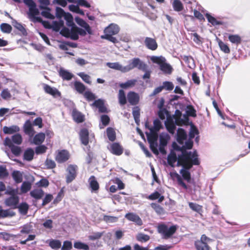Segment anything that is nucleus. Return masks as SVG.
<instances>
[{"label": "nucleus", "instance_id": "1", "mask_svg": "<svg viewBox=\"0 0 250 250\" xmlns=\"http://www.w3.org/2000/svg\"><path fill=\"white\" fill-rule=\"evenodd\" d=\"M200 161L196 152L193 153L186 150H182V154L178 157L177 166H182L186 169H191L193 165H199Z\"/></svg>", "mask_w": 250, "mask_h": 250}, {"label": "nucleus", "instance_id": "2", "mask_svg": "<svg viewBox=\"0 0 250 250\" xmlns=\"http://www.w3.org/2000/svg\"><path fill=\"white\" fill-rule=\"evenodd\" d=\"M119 31L120 27L117 24L111 23L105 28L104 30V35H102L101 38L106 40L114 43H116L118 42V41L113 36L118 34Z\"/></svg>", "mask_w": 250, "mask_h": 250}, {"label": "nucleus", "instance_id": "3", "mask_svg": "<svg viewBox=\"0 0 250 250\" xmlns=\"http://www.w3.org/2000/svg\"><path fill=\"white\" fill-rule=\"evenodd\" d=\"M178 227L176 225L168 226L164 223L159 224L157 227V231L160 234L163 239H168L172 237L176 232Z\"/></svg>", "mask_w": 250, "mask_h": 250}, {"label": "nucleus", "instance_id": "4", "mask_svg": "<svg viewBox=\"0 0 250 250\" xmlns=\"http://www.w3.org/2000/svg\"><path fill=\"white\" fill-rule=\"evenodd\" d=\"M151 61L159 65L160 68L164 73L170 74L172 71V68L170 64L166 62V59L162 56H152Z\"/></svg>", "mask_w": 250, "mask_h": 250}, {"label": "nucleus", "instance_id": "5", "mask_svg": "<svg viewBox=\"0 0 250 250\" xmlns=\"http://www.w3.org/2000/svg\"><path fill=\"white\" fill-rule=\"evenodd\" d=\"M137 67L139 70L146 71V69L147 65L143 62L138 58H134L129 62V64L125 66V72H128L130 70Z\"/></svg>", "mask_w": 250, "mask_h": 250}, {"label": "nucleus", "instance_id": "6", "mask_svg": "<svg viewBox=\"0 0 250 250\" xmlns=\"http://www.w3.org/2000/svg\"><path fill=\"white\" fill-rule=\"evenodd\" d=\"M211 239L207 237L205 234L201 235L200 239L195 241L194 246L196 250H211V248L208 245V243Z\"/></svg>", "mask_w": 250, "mask_h": 250}, {"label": "nucleus", "instance_id": "7", "mask_svg": "<svg viewBox=\"0 0 250 250\" xmlns=\"http://www.w3.org/2000/svg\"><path fill=\"white\" fill-rule=\"evenodd\" d=\"M78 167L76 165H69L66 169V182L67 184L72 182L77 177Z\"/></svg>", "mask_w": 250, "mask_h": 250}, {"label": "nucleus", "instance_id": "8", "mask_svg": "<svg viewBox=\"0 0 250 250\" xmlns=\"http://www.w3.org/2000/svg\"><path fill=\"white\" fill-rule=\"evenodd\" d=\"M107 148L111 153L116 156L121 155L124 152L123 146L117 142L112 143Z\"/></svg>", "mask_w": 250, "mask_h": 250}, {"label": "nucleus", "instance_id": "9", "mask_svg": "<svg viewBox=\"0 0 250 250\" xmlns=\"http://www.w3.org/2000/svg\"><path fill=\"white\" fill-rule=\"evenodd\" d=\"M70 158V154L68 151L62 150L58 152L55 157V160L58 163H62L66 162Z\"/></svg>", "mask_w": 250, "mask_h": 250}, {"label": "nucleus", "instance_id": "10", "mask_svg": "<svg viewBox=\"0 0 250 250\" xmlns=\"http://www.w3.org/2000/svg\"><path fill=\"white\" fill-rule=\"evenodd\" d=\"M4 203L6 206L12 209L17 208L19 203V197L18 196H10L5 200Z\"/></svg>", "mask_w": 250, "mask_h": 250}, {"label": "nucleus", "instance_id": "11", "mask_svg": "<svg viewBox=\"0 0 250 250\" xmlns=\"http://www.w3.org/2000/svg\"><path fill=\"white\" fill-rule=\"evenodd\" d=\"M144 44L147 49L152 51L156 50L158 46L156 39L150 37L145 38Z\"/></svg>", "mask_w": 250, "mask_h": 250}, {"label": "nucleus", "instance_id": "12", "mask_svg": "<svg viewBox=\"0 0 250 250\" xmlns=\"http://www.w3.org/2000/svg\"><path fill=\"white\" fill-rule=\"evenodd\" d=\"M166 128L167 131L170 134H173L176 130V124L170 116L167 117V120L165 123Z\"/></svg>", "mask_w": 250, "mask_h": 250}, {"label": "nucleus", "instance_id": "13", "mask_svg": "<svg viewBox=\"0 0 250 250\" xmlns=\"http://www.w3.org/2000/svg\"><path fill=\"white\" fill-rule=\"evenodd\" d=\"M127 98L129 103L131 105H135L139 103V95L138 93L134 91H129L127 93Z\"/></svg>", "mask_w": 250, "mask_h": 250}, {"label": "nucleus", "instance_id": "14", "mask_svg": "<svg viewBox=\"0 0 250 250\" xmlns=\"http://www.w3.org/2000/svg\"><path fill=\"white\" fill-rule=\"evenodd\" d=\"M80 138L81 143L86 146L89 144V132L87 129L83 128L80 132Z\"/></svg>", "mask_w": 250, "mask_h": 250}, {"label": "nucleus", "instance_id": "15", "mask_svg": "<svg viewBox=\"0 0 250 250\" xmlns=\"http://www.w3.org/2000/svg\"><path fill=\"white\" fill-rule=\"evenodd\" d=\"M23 129L25 134L32 137L35 134V131L33 127L32 124L30 120H27L23 126Z\"/></svg>", "mask_w": 250, "mask_h": 250}, {"label": "nucleus", "instance_id": "16", "mask_svg": "<svg viewBox=\"0 0 250 250\" xmlns=\"http://www.w3.org/2000/svg\"><path fill=\"white\" fill-rule=\"evenodd\" d=\"M72 116L74 121L77 123H83L85 120L84 115L76 109L73 110Z\"/></svg>", "mask_w": 250, "mask_h": 250}, {"label": "nucleus", "instance_id": "17", "mask_svg": "<svg viewBox=\"0 0 250 250\" xmlns=\"http://www.w3.org/2000/svg\"><path fill=\"white\" fill-rule=\"evenodd\" d=\"M145 125L146 127L149 128L151 132L149 133H146L148 143L157 142L158 137L157 133L156 132L153 131V129L148 127L147 122L146 123Z\"/></svg>", "mask_w": 250, "mask_h": 250}, {"label": "nucleus", "instance_id": "18", "mask_svg": "<svg viewBox=\"0 0 250 250\" xmlns=\"http://www.w3.org/2000/svg\"><path fill=\"white\" fill-rule=\"evenodd\" d=\"M125 217L129 221L135 222L138 226H142L143 225V222L140 217L133 213H126Z\"/></svg>", "mask_w": 250, "mask_h": 250}, {"label": "nucleus", "instance_id": "19", "mask_svg": "<svg viewBox=\"0 0 250 250\" xmlns=\"http://www.w3.org/2000/svg\"><path fill=\"white\" fill-rule=\"evenodd\" d=\"M92 106H95L98 108L99 111L100 113H107V108L104 104V101L101 99H98L95 100L94 102L92 104Z\"/></svg>", "mask_w": 250, "mask_h": 250}, {"label": "nucleus", "instance_id": "20", "mask_svg": "<svg viewBox=\"0 0 250 250\" xmlns=\"http://www.w3.org/2000/svg\"><path fill=\"white\" fill-rule=\"evenodd\" d=\"M43 89L46 93L50 94L53 97L60 96L61 95L60 92H59L57 88L52 87L48 84H45L44 85Z\"/></svg>", "mask_w": 250, "mask_h": 250}, {"label": "nucleus", "instance_id": "21", "mask_svg": "<svg viewBox=\"0 0 250 250\" xmlns=\"http://www.w3.org/2000/svg\"><path fill=\"white\" fill-rule=\"evenodd\" d=\"M88 182L89 187L92 191H97L99 189V184L94 176L92 175L89 177Z\"/></svg>", "mask_w": 250, "mask_h": 250}, {"label": "nucleus", "instance_id": "22", "mask_svg": "<svg viewBox=\"0 0 250 250\" xmlns=\"http://www.w3.org/2000/svg\"><path fill=\"white\" fill-rule=\"evenodd\" d=\"M187 135L185 130L181 128H179L177 130V141L181 145L184 143V141L187 139Z\"/></svg>", "mask_w": 250, "mask_h": 250}, {"label": "nucleus", "instance_id": "23", "mask_svg": "<svg viewBox=\"0 0 250 250\" xmlns=\"http://www.w3.org/2000/svg\"><path fill=\"white\" fill-rule=\"evenodd\" d=\"M47 242L48 246L53 250H59L61 248L62 242L59 239H51Z\"/></svg>", "mask_w": 250, "mask_h": 250}, {"label": "nucleus", "instance_id": "24", "mask_svg": "<svg viewBox=\"0 0 250 250\" xmlns=\"http://www.w3.org/2000/svg\"><path fill=\"white\" fill-rule=\"evenodd\" d=\"M76 22L78 24H79L80 26H82V27L84 28L87 32L89 34H92V31L91 29L89 26V25L83 19L77 17L75 18Z\"/></svg>", "mask_w": 250, "mask_h": 250}, {"label": "nucleus", "instance_id": "25", "mask_svg": "<svg viewBox=\"0 0 250 250\" xmlns=\"http://www.w3.org/2000/svg\"><path fill=\"white\" fill-rule=\"evenodd\" d=\"M182 114L181 111L178 109H176L175 111L174 114L173 115V117H172L175 120V124L178 126H182L183 125L184 121H183V119L181 118Z\"/></svg>", "mask_w": 250, "mask_h": 250}, {"label": "nucleus", "instance_id": "26", "mask_svg": "<svg viewBox=\"0 0 250 250\" xmlns=\"http://www.w3.org/2000/svg\"><path fill=\"white\" fill-rule=\"evenodd\" d=\"M106 65L110 68L119 70L123 73H125V66H123L119 62H107Z\"/></svg>", "mask_w": 250, "mask_h": 250}, {"label": "nucleus", "instance_id": "27", "mask_svg": "<svg viewBox=\"0 0 250 250\" xmlns=\"http://www.w3.org/2000/svg\"><path fill=\"white\" fill-rule=\"evenodd\" d=\"M20 131V127L17 125H12L8 127L5 126L3 128V131L6 134H12Z\"/></svg>", "mask_w": 250, "mask_h": 250}, {"label": "nucleus", "instance_id": "28", "mask_svg": "<svg viewBox=\"0 0 250 250\" xmlns=\"http://www.w3.org/2000/svg\"><path fill=\"white\" fill-rule=\"evenodd\" d=\"M34 156V151L31 148H28L24 151L23 154V159L27 161H31L33 159Z\"/></svg>", "mask_w": 250, "mask_h": 250}, {"label": "nucleus", "instance_id": "29", "mask_svg": "<svg viewBox=\"0 0 250 250\" xmlns=\"http://www.w3.org/2000/svg\"><path fill=\"white\" fill-rule=\"evenodd\" d=\"M30 195L36 199V200H39L42 198L44 195V192L41 189H35L32 190L30 193Z\"/></svg>", "mask_w": 250, "mask_h": 250}, {"label": "nucleus", "instance_id": "30", "mask_svg": "<svg viewBox=\"0 0 250 250\" xmlns=\"http://www.w3.org/2000/svg\"><path fill=\"white\" fill-rule=\"evenodd\" d=\"M217 42L220 50L224 53L229 54L230 52V48L227 43L219 39H217Z\"/></svg>", "mask_w": 250, "mask_h": 250}, {"label": "nucleus", "instance_id": "31", "mask_svg": "<svg viewBox=\"0 0 250 250\" xmlns=\"http://www.w3.org/2000/svg\"><path fill=\"white\" fill-rule=\"evenodd\" d=\"M229 40L232 43L237 45L241 44L242 42L241 37L238 34H230L229 37Z\"/></svg>", "mask_w": 250, "mask_h": 250}, {"label": "nucleus", "instance_id": "32", "mask_svg": "<svg viewBox=\"0 0 250 250\" xmlns=\"http://www.w3.org/2000/svg\"><path fill=\"white\" fill-rule=\"evenodd\" d=\"M45 134L43 133H39L36 134L33 139V142L36 145H39L42 144L45 139Z\"/></svg>", "mask_w": 250, "mask_h": 250}, {"label": "nucleus", "instance_id": "33", "mask_svg": "<svg viewBox=\"0 0 250 250\" xmlns=\"http://www.w3.org/2000/svg\"><path fill=\"white\" fill-rule=\"evenodd\" d=\"M59 75L60 77L62 78V79L67 81L70 80L73 76L72 73L63 69H61L60 70Z\"/></svg>", "mask_w": 250, "mask_h": 250}, {"label": "nucleus", "instance_id": "34", "mask_svg": "<svg viewBox=\"0 0 250 250\" xmlns=\"http://www.w3.org/2000/svg\"><path fill=\"white\" fill-rule=\"evenodd\" d=\"M205 16L208 21L213 26L223 24V21H217L214 17L212 16L209 13H206Z\"/></svg>", "mask_w": 250, "mask_h": 250}, {"label": "nucleus", "instance_id": "35", "mask_svg": "<svg viewBox=\"0 0 250 250\" xmlns=\"http://www.w3.org/2000/svg\"><path fill=\"white\" fill-rule=\"evenodd\" d=\"M13 25L21 32V35L23 36H26L27 35L26 29L21 23L18 22L16 21H13Z\"/></svg>", "mask_w": 250, "mask_h": 250}, {"label": "nucleus", "instance_id": "36", "mask_svg": "<svg viewBox=\"0 0 250 250\" xmlns=\"http://www.w3.org/2000/svg\"><path fill=\"white\" fill-rule=\"evenodd\" d=\"M178 161V157L174 151H171L167 156V163L171 167H174V164Z\"/></svg>", "mask_w": 250, "mask_h": 250}, {"label": "nucleus", "instance_id": "37", "mask_svg": "<svg viewBox=\"0 0 250 250\" xmlns=\"http://www.w3.org/2000/svg\"><path fill=\"white\" fill-rule=\"evenodd\" d=\"M172 5L176 12H181L184 9V5L180 0H173Z\"/></svg>", "mask_w": 250, "mask_h": 250}, {"label": "nucleus", "instance_id": "38", "mask_svg": "<svg viewBox=\"0 0 250 250\" xmlns=\"http://www.w3.org/2000/svg\"><path fill=\"white\" fill-rule=\"evenodd\" d=\"M15 213L10 209H3L0 206V218H5L14 216Z\"/></svg>", "mask_w": 250, "mask_h": 250}, {"label": "nucleus", "instance_id": "39", "mask_svg": "<svg viewBox=\"0 0 250 250\" xmlns=\"http://www.w3.org/2000/svg\"><path fill=\"white\" fill-rule=\"evenodd\" d=\"M189 169H190L183 168L180 171V173L182 175L183 178L188 182H190L191 181V174L189 171Z\"/></svg>", "mask_w": 250, "mask_h": 250}, {"label": "nucleus", "instance_id": "40", "mask_svg": "<svg viewBox=\"0 0 250 250\" xmlns=\"http://www.w3.org/2000/svg\"><path fill=\"white\" fill-rule=\"evenodd\" d=\"M75 90L80 94L84 93L86 89L85 86L81 82L79 81L75 82L74 83Z\"/></svg>", "mask_w": 250, "mask_h": 250}, {"label": "nucleus", "instance_id": "41", "mask_svg": "<svg viewBox=\"0 0 250 250\" xmlns=\"http://www.w3.org/2000/svg\"><path fill=\"white\" fill-rule=\"evenodd\" d=\"M137 82V80L135 79L128 80L124 83H121L119 84L120 87L123 89H127L129 87H133Z\"/></svg>", "mask_w": 250, "mask_h": 250}, {"label": "nucleus", "instance_id": "42", "mask_svg": "<svg viewBox=\"0 0 250 250\" xmlns=\"http://www.w3.org/2000/svg\"><path fill=\"white\" fill-rule=\"evenodd\" d=\"M106 134L107 136L109 141L111 142H114L116 140V133L114 129L113 128L111 127L107 128Z\"/></svg>", "mask_w": 250, "mask_h": 250}, {"label": "nucleus", "instance_id": "43", "mask_svg": "<svg viewBox=\"0 0 250 250\" xmlns=\"http://www.w3.org/2000/svg\"><path fill=\"white\" fill-rule=\"evenodd\" d=\"M194 16L185 15V17H189L191 18V20L194 19V17L196 18L198 20H199L200 21H205V19L204 18V16L196 9H194L193 11Z\"/></svg>", "mask_w": 250, "mask_h": 250}, {"label": "nucleus", "instance_id": "44", "mask_svg": "<svg viewBox=\"0 0 250 250\" xmlns=\"http://www.w3.org/2000/svg\"><path fill=\"white\" fill-rule=\"evenodd\" d=\"M12 176L16 183H20L22 181V175L18 170H14L12 173Z\"/></svg>", "mask_w": 250, "mask_h": 250}, {"label": "nucleus", "instance_id": "45", "mask_svg": "<svg viewBox=\"0 0 250 250\" xmlns=\"http://www.w3.org/2000/svg\"><path fill=\"white\" fill-rule=\"evenodd\" d=\"M32 228L31 223H27L21 227L20 232L21 234H29L31 232Z\"/></svg>", "mask_w": 250, "mask_h": 250}, {"label": "nucleus", "instance_id": "46", "mask_svg": "<svg viewBox=\"0 0 250 250\" xmlns=\"http://www.w3.org/2000/svg\"><path fill=\"white\" fill-rule=\"evenodd\" d=\"M118 100L119 104L122 105H124L126 104L125 94L123 89H120L119 91Z\"/></svg>", "mask_w": 250, "mask_h": 250}, {"label": "nucleus", "instance_id": "47", "mask_svg": "<svg viewBox=\"0 0 250 250\" xmlns=\"http://www.w3.org/2000/svg\"><path fill=\"white\" fill-rule=\"evenodd\" d=\"M188 206L191 209L197 212V213H201L203 211V207L196 203L189 202Z\"/></svg>", "mask_w": 250, "mask_h": 250}, {"label": "nucleus", "instance_id": "48", "mask_svg": "<svg viewBox=\"0 0 250 250\" xmlns=\"http://www.w3.org/2000/svg\"><path fill=\"white\" fill-rule=\"evenodd\" d=\"M19 212L22 215H26L27 213L29 206L25 203H21L19 206L18 205Z\"/></svg>", "mask_w": 250, "mask_h": 250}, {"label": "nucleus", "instance_id": "49", "mask_svg": "<svg viewBox=\"0 0 250 250\" xmlns=\"http://www.w3.org/2000/svg\"><path fill=\"white\" fill-rule=\"evenodd\" d=\"M74 247L79 250H89V247L88 245L80 241H76L74 242Z\"/></svg>", "mask_w": 250, "mask_h": 250}, {"label": "nucleus", "instance_id": "50", "mask_svg": "<svg viewBox=\"0 0 250 250\" xmlns=\"http://www.w3.org/2000/svg\"><path fill=\"white\" fill-rule=\"evenodd\" d=\"M193 145V141L189 140L186 142L185 146H183L182 147H181L177 146V147L176 148V149L181 151L182 150H186V149H190L192 148Z\"/></svg>", "mask_w": 250, "mask_h": 250}, {"label": "nucleus", "instance_id": "51", "mask_svg": "<svg viewBox=\"0 0 250 250\" xmlns=\"http://www.w3.org/2000/svg\"><path fill=\"white\" fill-rule=\"evenodd\" d=\"M31 188V184L29 182H23L21 186V190L22 193L27 192Z\"/></svg>", "mask_w": 250, "mask_h": 250}, {"label": "nucleus", "instance_id": "52", "mask_svg": "<svg viewBox=\"0 0 250 250\" xmlns=\"http://www.w3.org/2000/svg\"><path fill=\"white\" fill-rule=\"evenodd\" d=\"M151 208L155 211L158 214H163L164 213V209L163 207L156 203H151Z\"/></svg>", "mask_w": 250, "mask_h": 250}, {"label": "nucleus", "instance_id": "53", "mask_svg": "<svg viewBox=\"0 0 250 250\" xmlns=\"http://www.w3.org/2000/svg\"><path fill=\"white\" fill-rule=\"evenodd\" d=\"M1 31L5 33H10L12 30V26L6 23H2L0 25Z\"/></svg>", "mask_w": 250, "mask_h": 250}, {"label": "nucleus", "instance_id": "54", "mask_svg": "<svg viewBox=\"0 0 250 250\" xmlns=\"http://www.w3.org/2000/svg\"><path fill=\"white\" fill-rule=\"evenodd\" d=\"M136 239L139 242H146L149 240L150 237L147 234L140 233L136 236Z\"/></svg>", "mask_w": 250, "mask_h": 250}, {"label": "nucleus", "instance_id": "55", "mask_svg": "<svg viewBox=\"0 0 250 250\" xmlns=\"http://www.w3.org/2000/svg\"><path fill=\"white\" fill-rule=\"evenodd\" d=\"M199 134V131L197 128L193 125L191 124L190 126V129L189 133V137L190 139L194 138L195 135Z\"/></svg>", "mask_w": 250, "mask_h": 250}, {"label": "nucleus", "instance_id": "56", "mask_svg": "<svg viewBox=\"0 0 250 250\" xmlns=\"http://www.w3.org/2000/svg\"><path fill=\"white\" fill-rule=\"evenodd\" d=\"M44 10L42 11L41 15L44 17L53 20L55 18V17L50 13V8L47 7L46 8L43 9Z\"/></svg>", "mask_w": 250, "mask_h": 250}, {"label": "nucleus", "instance_id": "57", "mask_svg": "<svg viewBox=\"0 0 250 250\" xmlns=\"http://www.w3.org/2000/svg\"><path fill=\"white\" fill-rule=\"evenodd\" d=\"M187 114L188 116L195 117H196V111L192 105H188L187 106Z\"/></svg>", "mask_w": 250, "mask_h": 250}, {"label": "nucleus", "instance_id": "58", "mask_svg": "<svg viewBox=\"0 0 250 250\" xmlns=\"http://www.w3.org/2000/svg\"><path fill=\"white\" fill-rule=\"evenodd\" d=\"M69 38L73 40H77L79 39V35L78 34L77 30L76 29V26H72L70 30V34Z\"/></svg>", "mask_w": 250, "mask_h": 250}, {"label": "nucleus", "instance_id": "59", "mask_svg": "<svg viewBox=\"0 0 250 250\" xmlns=\"http://www.w3.org/2000/svg\"><path fill=\"white\" fill-rule=\"evenodd\" d=\"M73 248L72 243L68 240L63 241L61 246V250H71Z\"/></svg>", "mask_w": 250, "mask_h": 250}, {"label": "nucleus", "instance_id": "60", "mask_svg": "<svg viewBox=\"0 0 250 250\" xmlns=\"http://www.w3.org/2000/svg\"><path fill=\"white\" fill-rule=\"evenodd\" d=\"M9 175V173L6 169L5 166H0V179L7 177Z\"/></svg>", "mask_w": 250, "mask_h": 250}, {"label": "nucleus", "instance_id": "61", "mask_svg": "<svg viewBox=\"0 0 250 250\" xmlns=\"http://www.w3.org/2000/svg\"><path fill=\"white\" fill-rule=\"evenodd\" d=\"M47 147L44 145H39L35 148V153L36 154H43L46 152Z\"/></svg>", "mask_w": 250, "mask_h": 250}, {"label": "nucleus", "instance_id": "62", "mask_svg": "<svg viewBox=\"0 0 250 250\" xmlns=\"http://www.w3.org/2000/svg\"><path fill=\"white\" fill-rule=\"evenodd\" d=\"M83 96L88 101H92L96 99L95 94L90 91H85L83 93Z\"/></svg>", "mask_w": 250, "mask_h": 250}, {"label": "nucleus", "instance_id": "63", "mask_svg": "<svg viewBox=\"0 0 250 250\" xmlns=\"http://www.w3.org/2000/svg\"><path fill=\"white\" fill-rule=\"evenodd\" d=\"M153 125V127H151L152 129H153V131L157 132L162 127L161 122L158 119L154 120Z\"/></svg>", "mask_w": 250, "mask_h": 250}, {"label": "nucleus", "instance_id": "64", "mask_svg": "<svg viewBox=\"0 0 250 250\" xmlns=\"http://www.w3.org/2000/svg\"><path fill=\"white\" fill-rule=\"evenodd\" d=\"M163 89L168 91H171L174 88L173 83L169 81H165L163 83Z\"/></svg>", "mask_w": 250, "mask_h": 250}]
</instances>
